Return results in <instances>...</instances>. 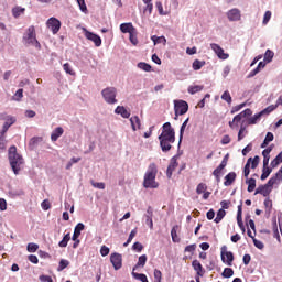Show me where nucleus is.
<instances>
[{"label":"nucleus","instance_id":"1","mask_svg":"<svg viewBox=\"0 0 282 282\" xmlns=\"http://www.w3.org/2000/svg\"><path fill=\"white\" fill-rule=\"evenodd\" d=\"M161 151L169 153L175 144V129L171 126V122H165L162 128V132L159 135Z\"/></svg>","mask_w":282,"mask_h":282},{"label":"nucleus","instance_id":"2","mask_svg":"<svg viewBox=\"0 0 282 282\" xmlns=\"http://www.w3.org/2000/svg\"><path fill=\"white\" fill-rule=\"evenodd\" d=\"M155 177H158V165H155V163H151L148 167V171L144 174V188H158L160 184L155 182Z\"/></svg>","mask_w":282,"mask_h":282},{"label":"nucleus","instance_id":"3","mask_svg":"<svg viewBox=\"0 0 282 282\" xmlns=\"http://www.w3.org/2000/svg\"><path fill=\"white\" fill-rule=\"evenodd\" d=\"M9 162L14 175H19L21 164H23V156L18 154L15 145L9 148Z\"/></svg>","mask_w":282,"mask_h":282},{"label":"nucleus","instance_id":"4","mask_svg":"<svg viewBox=\"0 0 282 282\" xmlns=\"http://www.w3.org/2000/svg\"><path fill=\"white\" fill-rule=\"evenodd\" d=\"M117 95L118 90L116 87H108L101 91V96L108 105H116V102H118V99H116Z\"/></svg>","mask_w":282,"mask_h":282},{"label":"nucleus","instance_id":"5","mask_svg":"<svg viewBox=\"0 0 282 282\" xmlns=\"http://www.w3.org/2000/svg\"><path fill=\"white\" fill-rule=\"evenodd\" d=\"M250 116H252V110L250 108H247L240 113L236 115L232 121H229L230 129H237V127H239V122H241L243 118H248Z\"/></svg>","mask_w":282,"mask_h":282},{"label":"nucleus","instance_id":"6","mask_svg":"<svg viewBox=\"0 0 282 282\" xmlns=\"http://www.w3.org/2000/svg\"><path fill=\"white\" fill-rule=\"evenodd\" d=\"M174 111L175 118L177 120L178 116H184L188 112V102L185 100H174Z\"/></svg>","mask_w":282,"mask_h":282},{"label":"nucleus","instance_id":"7","mask_svg":"<svg viewBox=\"0 0 282 282\" xmlns=\"http://www.w3.org/2000/svg\"><path fill=\"white\" fill-rule=\"evenodd\" d=\"M24 41H26L29 45L41 47V43H39V40H36V30L34 29V26H30L28 29L26 35L24 36Z\"/></svg>","mask_w":282,"mask_h":282},{"label":"nucleus","instance_id":"8","mask_svg":"<svg viewBox=\"0 0 282 282\" xmlns=\"http://www.w3.org/2000/svg\"><path fill=\"white\" fill-rule=\"evenodd\" d=\"M220 250L223 263H226V265H232V262L235 261V254L232 253V251H227L228 247L226 246L221 247Z\"/></svg>","mask_w":282,"mask_h":282},{"label":"nucleus","instance_id":"9","mask_svg":"<svg viewBox=\"0 0 282 282\" xmlns=\"http://www.w3.org/2000/svg\"><path fill=\"white\" fill-rule=\"evenodd\" d=\"M0 120L6 121L2 127V131L0 132L1 135H6V133H8V129H10L11 126L14 124V122H17V119L14 117L8 116L6 113L0 115Z\"/></svg>","mask_w":282,"mask_h":282},{"label":"nucleus","instance_id":"10","mask_svg":"<svg viewBox=\"0 0 282 282\" xmlns=\"http://www.w3.org/2000/svg\"><path fill=\"white\" fill-rule=\"evenodd\" d=\"M259 162H260L259 155H256L253 159L249 158L247 160V163L243 169L245 177H248V175H250V166H251V169H257V166H259Z\"/></svg>","mask_w":282,"mask_h":282},{"label":"nucleus","instance_id":"11","mask_svg":"<svg viewBox=\"0 0 282 282\" xmlns=\"http://www.w3.org/2000/svg\"><path fill=\"white\" fill-rule=\"evenodd\" d=\"M46 25L53 34H58V32L61 31V20L56 18H50L46 22Z\"/></svg>","mask_w":282,"mask_h":282},{"label":"nucleus","instance_id":"12","mask_svg":"<svg viewBox=\"0 0 282 282\" xmlns=\"http://www.w3.org/2000/svg\"><path fill=\"white\" fill-rule=\"evenodd\" d=\"M210 47L213 52H215V54L218 56V58H220V61H228V58H230V55L228 53H225L219 44L213 43L210 44Z\"/></svg>","mask_w":282,"mask_h":282},{"label":"nucleus","instance_id":"13","mask_svg":"<svg viewBox=\"0 0 282 282\" xmlns=\"http://www.w3.org/2000/svg\"><path fill=\"white\" fill-rule=\"evenodd\" d=\"M85 36L88 41H91L96 47H100L102 45V39H100L98 34L85 30Z\"/></svg>","mask_w":282,"mask_h":282},{"label":"nucleus","instance_id":"14","mask_svg":"<svg viewBox=\"0 0 282 282\" xmlns=\"http://www.w3.org/2000/svg\"><path fill=\"white\" fill-rule=\"evenodd\" d=\"M110 263H112L115 270H120L122 268V254L120 253H111Z\"/></svg>","mask_w":282,"mask_h":282},{"label":"nucleus","instance_id":"15","mask_svg":"<svg viewBox=\"0 0 282 282\" xmlns=\"http://www.w3.org/2000/svg\"><path fill=\"white\" fill-rule=\"evenodd\" d=\"M228 21H241V10L234 8L227 12Z\"/></svg>","mask_w":282,"mask_h":282},{"label":"nucleus","instance_id":"16","mask_svg":"<svg viewBox=\"0 0 282 282\" xmlns=\"http://www.w3.org/2000/svg\"><path fill=\"white\" fill-rule=\"evenodd\" d=\"M270 193H272V187L271 185L264 184V185H260L258 186V188L254 192V195H263V197H268V195H270Z\"/></svg>","mask_w":282,"mask_h":282},{"label":"nucleus","instance_id":"17","mask_svg":"<svg viewBox=\"0 0 282 282\" xmlns=\"http://www.w3.org/2000/svg\"><path fill=\"white\" fill-rule=\"evenodd\" d=\"M242 204H240L238 206V212H237V224L240 228V230L245 234L246 232V226H243V217H242V213H243V209H242Z\"/></svg>","mask_w":282,"mask_h":282},{"label":"nucleus","instance_id":"18","mask_svg":"<svg viewBox=\"0 0 282 282\" xmlns=\"http://www.w3.org/2000/svg\"><path fill=\"white\" fill-rule=\"evenodd\" d=\"M178 166V163H177V159L172 158L171 161H170V165L167 166V170H166V175H167V178L171 180V177H173V171H175Z\"/></svg>","mask_w":282,"mask_h":282},{"label":"nucleus","instance_id":"19","mask_svg":"<svg viewBox=\"0 0 282 282\" xmlns=\"http://www.w3.org/2000/svg\"><path fill=\"white\" fill-rule=\"evenodd\" d=\"M282 181V167L272 176L267 183L268 186H274V184H281Z\"/></svg>","mask_w":282,"mask_h":282},{"label":"nucleus","instance_id":"20","mask_svg":"<svg viewBox=\"0 0 282 282\" xmlns=\"http://www.w3.org/2000/svg\"><path fill=\"white\" fill-rule=\"evenodd\" d=\"M192 268H194L197 276H204V274H206V270H204L202 262H199L198 260H194L192 262Z\"/></svg>","mask_w":282,"mask_h":282},{"label":"nucleus","instance_id":"21","mask_svg":"<svg viewBox=\"0 0 282 282\" xmlns=\"http://www.w3.org/2000/svg\"><path fill=\"white\" fill-rule=\"evenodd\" d=\"M64 133L65 130L63 129V127L55 128L51 134L52 142H56L58 138H61Z\"/></svg>","mask_w":282,"mask_h":282},{"label":"nucleus","instance_id":"22","mask_svg":"<svg viewBox=\"0 0 282 282\" xmlns=\"http://www.w3.org/2000/svg\"><path fill=\"white\" fill-rule=\"evenodd\" d=\"M235 180H237V173H235V172H229V173L225 176L224 186H232V184L235 183Z\"/></svg>","mask_w":282,"mask_h":282},{"label":"nucleus","instance_id":"23","mask_svg":"<svg viewBox=\"0 0 282 282\" xmlns=\"http://www.w3.org/2000/svg\"><path fill=\"white\" fill-rule=\"evenodd\" d=\"M272 149L273 147H269L267 149H264L262 151V155H263V166H269L270 164V153H272Z\"/></svg>","mask_w":282,"mask_h":282},{"label":"nucleus","instance_id":"24","mask_svg":"<svg viewBox=\"0 0 282 282\" xmlns=\"http://www.w3.org/2000/svg\"><path fill=\"white\" fill-rule=\"evenodd\" d=\"M83 230H85V225L83 223L77 224L73 234V241H78V237H80Z\"/></svg>","mask_w":282,"mask_h":282},{"label":"nucleus","instance_id":"25","mask_svg":"<svg viewBox=\"0 0 282 282\" xmlns=\"http://www.w3.org/2000/svg\"><path fill=\"white\" fill-rule=\"evenodd\" d=\"M115 113L121 116V118H129L131 116V112H129V110H127V108H124L123 106H118L115 109Z\"/></svg>","mask_w":282,"mask_h":282},{"label":"nucleus","instance_id":"26","mask_svg":"<svg viewBox=\"0 0 282 282\" xmlns=\"http://www.w3.org/2000/svg\"><path fill=\"white\" fill-rule=\"evenodd\" d=\"M135 29L133 28L132 23H122L120 24V31L123 34H131Z\"/></svg>","mask_w":282,"mask_h":282},{"label":"nucleus","instance_id":"27","mask_svg":"<svg viewBox=\"0 0 282 282\" xmlns=\"http://www.w3.org/2000/svg\"><path fill=\"white\" fill-rule=\"evenodd\" d=\"M131 127L133 131H138L141 127L140 117L133 116L130 118Z\"/></svg>","mask_w":282,"mask_h":282},{"label":"nucleus","instance_id":"28","mask_svg":"<svg viewBox=\"0 0 282 282\" xmlns=\"http://www.w3.org/2000/svg\"><path fill=\"white\" fill-rule=\"evenodd\" d=\"M147 254H142L139 257L137 264L134 265V268L132 269V272H135L137 268H144V265H147Z\"/></svg>","mask_w":282,"mask_h":282},{"label":"nucleus","instance_id":"29","mask_svg":"<svg viewBox=\"0 0 282 282\" xmlns=\"http://www.w3.org/2000/svg\"><path fill=\"white\" fill-rule=\"evenodd\" d=\"M272 173V167H270L269 165H263L262 167V174L260 176V180L265 181L268 180V177H270V174Z\"/></svg>","mask_w":282,"mask_h":282},{"label":"nucleus","instance_id":"30","mask_svg":"<svg viewBox=\"0 0 282 282\" xmlns=\"http://www.w3.org/2000/svg\"><path fill=\"white\" fill-rule=\"evenodd\" d=\"M177 230H180L178 225H175L171 230V237L174 243H180V237L177 236Z\"/></svg>","mask_w":282,"mask_h":282},{"label":"nucleus","instance_id":"31","mask_svg":"<svg viewBox=\"0 0 282 282\" xmlns=\"http://www.w3.org/2000/svg\"><path fill=\"white\" fill-rule=\"evenodd\" d=\"M274 140V134L272 132H268L263 142L261 143V149H265L270 142Z\"/></svg>","mask_w":282,"mask_h":282},{"label":"nucleus","instance_id":"32","mask_svg":"<svg viewBox=\"0 0 282 282\" xmlns=\"http://www.w3.org/2000/svg\"><path fill=\"white\" fill-rule=\"evenodd\" d=\"M205 65L206 61L195 59L192 64V68L194 69V72H199V69H202V67H204Z\"/></svg>","mask_w":282,"mask_h":282},{"label":"nucleus","instance_id":"33","mask_svg":"<svg viewBox=\"0 0 282 282\" xmlns=\"http://www.w3.org/2000/svg\"><path fill=\"white\" fill-rule=\"evenodd\" d=\"M224 169H221L219 165L214 170L213 175L216 178L217 184L221 182V175H223Z\"/></svg>","mask_w":282,"mask_h":282},{"label":"nucleus","instance_id":"34","mask_svg":"<svg viewBox=\"0 0 282 282\" xmlns=\"http://www.w3.org/2000/svg\"><path fill=\"white\" fill-rule=\"evenodd\" d=\"M25 13V8H21V7H15L12 9V15L14 17V19H19V17H21V14Z\"/></svg>","mask_w":282,"mask_h":282},{"label":"nucleus","instance_id":"35","mask_svg":"<svg viewBox=\"0 0 282 282\" xmlns=\"http://www.w3.org/2000/svg\"><path fill=\"white\" fill-rule=\"evenodd\" d=\"M247 184H248V187H247L248 193H252L257 188V180L254 178L247 180Z\"/></svg>","mask_w":282,"mask_h":282},{"label":"nucleus","instance_id":"36","mask_svg":"<svg viewBox=\"0 0 282 282\" xmlns=\"http://www.w3.org/2000/svg\"><path fill=\"white\" fill-rule=\"evenodd\" d=\"M272 230H273V237L278 239V241H281V236L279 235V226L276 225V219L272 220Z\"/></svg>","mask_w":282,"mask_h":282},{"label":"nucleus","instance_id":"37","mask_svg":"<svg viewBox=\"0 0 282 282\" xmlns=\"http://www.w3.org/2000/svg\"><path fill=\"white\" fill-rule=\"evenodd\" d=\"M202 90H204V86H202V85L189 86L187 88L188 94H192V96L202 91Z\"/></svg>","mask_w":282,"mask_h":282},{"label":"nucleus","instance_id":"38","mask_svg":"<svg viewBox=\"0 0 282 282\" xmlns=\"http://www.w3.org/2000/svg\"><path fill=\"white\" fill-rule=\"evenodd\" d=\"M70 239H72L70 234H66L58 243L59 248H67V243H69Z\"/></svg>","mask_w":282,"mask_h":282},{"label":"nucleus","instance_id":"39","mask_svg":"<svg viewBox=\"0 0 282 282\" xmlns=\"http://www.w3.org/2000/svg\"><path fill=\"white\" fill-rule=\"evenodd\" d=\"M246 135H248V130H246V126L241 124L240 130L238 132V142H241V140H243Z\"/></svg>","mask_w":282,"mask_h":282},{"label":"nucleus","instance_id":"40","mask_svg":"<svg viewBox=\"0 0 282 282\" xmlns=\"http://www.w3.org/2000/svg\"><path fill=\"white\" fill-rule=\"evenodd\" d=\"M129 40H130V43H132V45H138L139 42H138V30L137 29L129 34Z\"/></svg>","mask_w":282,"mask_h":282},{"label":"nucleus","instance_id":"41","mask_svg":"<svg viewBox=\"0 0 282 282\" xmlns=\"http://www.w3.org/2000/svg\"><path fill=\"white\" fill-rule=\"evenodd\" d=\"M221 100H225L228 105H232V96H230V91L226 90L221 95Z\"/></svg>","mask_w":282,"mask_h":282},{"label":"nucleus","instance_id":"42","mask_svg":"<svg viewBox=\"0 0 282 282\" xmlns=\"http://www.w3.org/2000/svg\"><path fill=\"white\" fill-rule=\"evenodd\" d=\"M262 117L261 112L256 113L253 117L249 118L248 124H257Z\"/></svg>","mask_w":282,"mask_h":282},{"label":"nucleus","instance_id":"43","mask_svg":"<svg viewBox=\"0 0 282 282\" xmlns=\"http://www.w3.org/2000/svg\"><path fill=\"white\" fill-rule=\"evenodd\" d=\"M272 58H274V52L267 50L264 53V63H272Z\"/></svg>","mask_w":282,"mask_h":282},{"label":"nucleus","instance_id":"44","mask_svg":"<svg viewBox=\"0 0 282 282\" xmlns=\"http://www.w3.org/2000/svg\"><path fill=\"white\" fill-rule=\"evenodd\" d=\"M263 204L265 208V214L270 215V213H272V200L270 198H265Z\"/></svg>","mask_w":282,"mask_h":282},{"label":"nucleus","instance_id":"45","mask_svg":"<svg viewBox=\"0 0 282 282\" xmlns=\"http://www.w3.org/2000/svg\"><path fill=\"white\" fill-rule=\"evenodd\" d=\"M132 276H133L134 279H137L138 281L149 282V279L147 278V274H144V273H135V272H132Z\"/></svg>","mask_w":282,"mask_h":282},{"label":"nucleus","instance_id":"46","mask_svg":"<svg viewBox=\"0 0 282 282\" xmlns=\"http://www.w3.org/2000/svg\"><path fill=\"white\" fill-rule=\"evenodd\" d=\"M151 39H152L154 45H158L160 43H163L164 45H166V37H164V36L153 35Z\"/></svg>","mask_w":282,"mask_h":282},{"label":"nucleus","instance_id":"47","mask_svg":"<svg viewBox=\"0 0 282 282\" xmlns=\"http://www.w3.org/2000/svg\"><path fill=\"white\" fill-rule=\"evenodd\" d=\"M276 109V106L271 105L267 108H264L263 110L260 111L261 116H270V113H272V111H274Z\"/></svg>","mask_w":282,"mask_h":282},{"label":"nucleus","instance_id":"48","mask_svg":"<svg viewBox=\"0 0 282 282\" xmlns=\"http://www.w3.org/2000/svg\"><path fill=\"white\" fill-rule=\"evenodd\" d=\"M63 69H64V72H66V74H69V76H76V72H74V69L72 68V65L69 63H65L63 65Z\"/></svg>","mask_w":282,"mask_h":282},{"label":"nucleus","instance_id":"49","mask_svg":"<svg viewBox=\"0 0 282 282\" xmlns=\"http://www.w3.org/2000/svg\"><path fill=\"white\" fill-rule=\"evenodd\" d=\"M224 217H226V210L219 209L217 212L216 218L214 219L215 224H219V221H221V219H224Z\"/></svg>","mask_w":282,"mask_h":282},{"label":"nucleus","instance_id":"50","mask_svg":"<svg viewBox=\"0 0 282 282\" xmlns=\"http://www.w3.org/2000/svg\"><path fill=\"white\" fill-rule=\"evenodd\" d=\"M234 274H235V271L232 270V268H225L221 273L224 279H230V276H232Z\"/></svg>","mask_w":282,"mask_h":282},{"label":"nucleus","instance_id":"51","mask_svg":"<svg viewBox=\"0 0 282 282\" xmlns=\"http://www.w3.org/2000/svg\"><path fill=\"white\" fill-rule=\"evenodd\" d=\"M137 67H139V69H142L143 72H151L152 69L151 65L144 62L138 63Z\"/></svg>","mask_w":282,"mask_h":282},{"label":"nucleus","instance_id":"52","mask_svg":"<svg viewBox=\"0 0 282 282\" xmlns=\"http://www.w3.org/2000/svg\"><path fill=\"white\" fill-rule=\"evenodd\" d=\"M208 186H206V183H199L196 187L197 195H202V193H206V189Z\"/></svg>","mask_w":282,"mask_h":282},{"label":"nucleus","instance_id":"53","mask_svg":"<svg viewBox=\"0 0 282 282\" xmlns=\"http://www.w3.org/2000/svg\"><path fill=\"white\" fill-rule=\"evenodd\" d=\"M69 265V262L65 259H62L59 261L58 268H57V272H63V270H65V268H67Z\"/></svg>","mask_w":282,"mask_h":282},{"label":"nucleus","instance_id":"54","mask_svg":"<svg viewBox=\"0 0 282 282\" xmlns=\"http://www.w3.org/2000/svg\"><path fill=\"white\" fill-rule=\"evenodd\" d=\"M270 19H272V12L265 11L263 21H262L263 25H268V23H270Z\"/></svg>","mask_w":282,"mask_h":282},{"label":"nucleus","instance_id":"55","mask_svg":"<svg viewBox=\"0 0 282 282\" xmlns=\"http://www.w3.org/2000/svg\"><path fill=\"white\" fill-rule=\"evenodd\" d=\"M28 252H36L39 250V245L30 242L26 247Z\"/></svg>","mask_w":282,"mask_h":282},{"label":"nucleus","instance_id":"56","mask_svg":"<svg viewBox=\"0 0 282 282\" xmlns=\"http://www.w3.org/2000/svg\"><path fill=\"white\" fill-rule=\"evenodd\" d=\"M145 8L143 10V12L147 14H149V17H151V14L153 13V3L149 2V3H145Z\"/></svg>","mask_w":282,"mask_h":282},{"label":"nucleus","instance_id":"57","mask_svg":"<svg viewBox=\"0 0 282 282\" xmlns=\"http://www.w3.org/2000/svg\"><path fill=\"white\" fill-rule=\"evenodd\" d=\"M189 120H191V118H187V119L183 122V124L181 126L180 138H183L184 131L186 130V127H187Z\"/></svg>","mask_w":282,"mask_h":282},{"label":"nucleus","instance_id":"58","mask_svg":"<svg viewBox=\"0 0 282 282\" xmlns=\"http://www.w3.org/2000/svg\"><path fill=\"white\" fill-rule=\"evenodd\" d=\"M132 250H135V252H142L144 250V246L140 242H134L132 246Z\"/></svg>","mask_w":282,"mask_h":282},{"label":"nucleus","instance_id":"59","mask_svg":"<svg viewBox=\"0 0 282 282\" xmlns=\"http://www.w3.org/2000/svg\"><path fill=\"white\" fill-rule=\"evenodd\" d=\"M253 246H256V248H258V250H263V248H265V245H263L262 241L257 240L256 238H253Z\"/></svg>","mask_w":282,"mask_h":282},{"label":"nucleus","instance_id":"60","mask_svg":"<svg viewBox=\"0 0 282 282\" xmlns=\"http://www.w3.org/2000/svg\"><path fill=\"white\" fill-rule=\"evenodd\" d=\"M90 184L91 186H94V188H99V191H105V183H96L91 181Z\"/></svg>","mask_w":282,"mask_h":282},{"label":"nucleus","instance_id":"61","mask_svg":"<svg viewBox=\"0 0 282 282\" xmlns=\"http://www.w3.org/2000/svg\"><path fill=\"white\" fill-rule=\"evenodd\" d=\"M228 158H229V154H226L223 159V161L220 162V164L218 166H220L224 171V169H226V166H228Z\"/></svg>","mask_w":282,"mask_h":282},{"label":"nucleus","instance_id":"62","mask_svg":"<svg viewBox=\"0 0 282 282\" xmlns=\"http://www.w3.org/2000/svg\"><path fill=\"white\" fill-rule=\"evenodd\" d=\"M21 98H23V89L20 88L17 90V93L14 94V100H18V102L21 100Z\"/></svg>","mask_w":282,"mask_h":282},{"label":"nucleus","instance_id":"63","mask_svg":"<svg viewBox=\"0 0 282 282\" xmlns=\"http://www.w3.org/2000/svg\"><path fill=\"white\" fill-rule=\"evenodd\" d=\"M154 279H155V281H158V282H162V271L155 269V270H154Z\"/></svg>","mask_w":282,"mask_h":282},{"label":"nucleus","instance_id":"64","mask_svg":"<svg viewBox=\"0 0 282 282\" xmlns=\"http://www.w3.org/2000/svg\"><path fill=\"white\" fill-rule=\"evenodd\" d=\"M40 281L42 282H54L50 275H41Z\"/></svg>","mask_w":282,"mask_h":282}]
</instances>
